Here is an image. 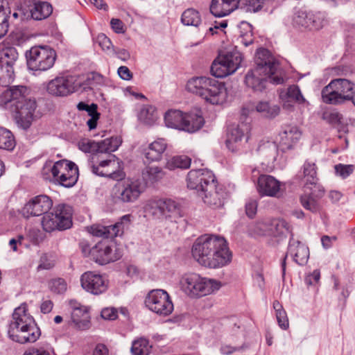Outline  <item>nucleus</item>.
Returning <instances> with one entry per match:
<instances>
[{
  "instance_id": "1",
  "label": "nucleus",
  "mask_w": 355,
  "mask_h": 355,
  "mask_svg": "<svg viewBox=\"0 0 355 355\" xmlns=\"http://www.w3.org/2000/svg\"><path fill=\"white\" fill-rule=\"evenodd\" d=\"M191 253L202 266L216 269L228 265L232 259L226 239L216 234H204L193 243Z\"/></svg>"
},
{
  "instance_id": "2",
  "label": "nucleus",
  "mask_w": 355,
  "mask_h": 355,
  "mask_svg": "<svg viewBox=\"0 0 355 355\" xmlns=\"http://www.w3.org/2000/svg\"><path fill=\"white\" fill-rule=\"evenodd\" d=\"M256 67L249 71L245 77V83L254 92H262L268 82L274 85L284 83L283 73L279 63L271 55L270 51L261 48L255 55Z\"/></svg>"
},
{
  "instance_id": "3",
  "label": "nucleus",
  "mask_w": 355,
  "mask_h": 355,
  "mask_svg": "<svg viewBox=\"0 0 355 355\" xmlns=\"http://www.w3.org/2000/svg\"><path fill=\"white\" fill-rule=\"evenodd\" d=\"M186 89L212 105L222 104L227 98L225 85L208 76H195L190 78L187 83Z\"/></svg>"
},
{
  "instance_id": "4",
  "label": "nucleus",
  "mask_w": 355,
  "mask_h": 355,
  "mask_svg": "<svg viewBox=\"0 0 355 355\" xmlns=\"http://www.w3.org/2000/svg\"><path fill=\"white\" fill-rule=\"evenodd\" d=\"M324 103L340 105L352 102L355 106V83L345 78L332 80L321 92Z\"/></svg>"
},
{
  "instance_id": "5",
  "label": "nucleus",
  "mask_w": 355,
  "mask_h": 355,
  "mask_svg": "<svg viewBox=\"0 0 355 355\" xmlns=\"http://www.w3.org/2000/svg\"><path fill=\"white\" fill-rule=\"evenodd\" d=\"M182 291L191 297H201L218 291L221 284L215 279L202 277L196 273L184 275L180 280Z\"/></svg>"
},
{
  "instance_id": "6",
  "label": "nucleus",
  "mask_w": 355,
  "mask_h": 355,
  "mask_svg": "<svg viewBox=\"0 0 355 355\" xmlns=\"http://www.w3.org/2000/svg\"><path fill=\"white\" fill-rule=\"evenodd\" d=\"M88 166L94 174L98 176L115 180H122L125 176L119 159L112 154L107 155L105 159L101 155H92L88 160Z\"/></svg>"
},
{
  "instance_id": "7",
  "label": "nucleus",
  "mask_w": 355,
  "mask_h": 355,
  "mask_svg": "<svg viewBox=\"0 0 355 355\" xmlns=\"http://www.w3.org/2000/svg\"><path fill=\"white\" fill-rule=\"evenodd\" d=\"M82 252L86 257H89L96 263L105 265L119 260L122 257V252L116 245L107 241L98 242L92 248L87 243H81Z\"/></svg>"
},
{
  "instance_id": "8",
  "label": "nucleus",
  "mask_w": 355,
  "mask_h": 355,
  "mask_svg": "<svg viewBox=\"0 0 355 355\" xmlns=\"http://www.w3.org/2000/svg\"><path fill=\"white\" fill-rule=\"evenodd\" d=\"M28 69L34 71H45L55 64V51L47 46H33L26 54Z\"/></svg>"
},
{
  "instance_id": "9",
  "label": "nucleus",
  "mask_w": 355,
  "mask_h": 355,
  "mask_svg": "<svg viewBox=\"0 0 355 355\" xmlns=\"http://www.w3.org/2000/svg\"><path fill=\"white\" fill-rule=\"evenodd\" d=\"M88 84L79 76H58L50 80L46 87L47 92L55 96H67L80 90H87Z\"/></svg>"
},
{
  "instance_id": "10",
  "label": "nucleus",
  "mask_w": 355,
  "mask_h": 355,
  "mask_svg": "<svg viewBox=\"0 0 355 355\" xmlns=\"http://www.w3.org/2000/svg\"><path fill=\"white\" fill-rule=\"evenodd\" d=\"M71 207L66 205H58L53 211L46 212L42 217V225L45 232L63 230L71 227Z\"/></svg>"
},
{
  "instance_id": "11",
  "label": "nucleus",
  "mask_w": 355,
  "mask_h": 355,
  "mask_svg": "<svg viewBox=\"0 0 355 355\" xmlns=\"http://www.w3.org/2000/svg\"><path fill=\"white\" fill-rule=\"evenodd\" d=\"M145 188L139 179H125L116 184L112 190V198L115 202L133 203L139 198Z\"/></svg>"
},
{
  "instance_id": "12",
  "label": "nucleus",
  "mask_w": 355,
  "mask_h": 355,
  "mask_svg": "<svg viewBox=\"0 0 355 355\" xmlns=\"http://www.w3.org/2000/svg\"><path fill=\"white\" fill-rule=\"evenodd\" d=\"M242 60L241 53L236 50L219 54L211 66V75L217 78H224L232 74L241 66Z\"/></svg>"
},
{
  "instance_id": "13",
  "label": "nucleus",
  "mask_w": 355,
  "mask_h": 355,
  "mask_svg": "<svg viewBox=\"0 0 355 355\" xmlns=\"http://www.w3.org/2000/svg\"><path fill=\"white\" fill-rule=\"evenodd\" d=\"M53 181L67 188L73 187L78 179V168L73 162L59 160L50 168Z\"/></svg>"
},
{
  "instance_id": "14",
  "label": "nucleus",
  "mask_w": 355,
  "mask_h": 355,
  "mask_svg": "<svg viewBox=\"0 0 355 355\" xmlns=\"http://www.w3.org/2000/svg\"><path fill=\"white\" fill-rule=\"evenodd\" d=\"M144 303L150 311L159 316L169 315L174 309L169 294L163 289L150 291L147 294Z\"/></svg>"
},
{
  "instance_id": "15",
  "label": "nucleus",
  "mask_w": 355,
  "mask_h": 355,
  "mask_svg": "<svg viewBox=\"0 0 355 355\" xmlns=\"http://www.w3.org/2000/svg\"><path fill=\"white\" fill-rule=\"evenodd\" d=\"M187 187L190 189L196 190L198 195L215 189L216 178L214 173L207 169H192L187 175Z\"/></svg>"
},
{
  "instance_id": "16",
  "label": "nucleus",
  "mask_w": 355,
  "mask_h": 355,
  "mask_svg": "<svg viewBox=\"0 0 355 355\" xmlns=\"http://www.w3.org/2000/svg\"><path fill=\"white\" fill-rule=\"evenodd\" d=\"M146 213L156 219H163L171 217L178 213L179 205L175 200L169 198H154L149 200L144 206Z\"/></svg>"
},
{
  "instance_id": "17",
  "label": "nucleus",
  "mask_w": 355,
  "mask_h": 355,
  "mask_svg": "<svg viewBox=\"0 0 355 355\" xmlns=\"http://www.w3.org/2000/svg\"><path fill=\"white\" fill-rule=\"evenodd\" d=\"M8 335L12 341L20 344L33 343L39 339L41 331L38 327L27 328L24 325L9 324Z\"/></svg>"
},
{
  "instance_id": "18",
  "label": "nucleus",
  "mask_w": 355,
  "mask_h": 355,
  "mask_svg": "<svg viewBox=\"0 0 355 355\" xmlns=\"http://www.w3.org/2000/svg\"><path fill=\"white\" fill-rule=\"evenodd\" d=\"M293 21L294 25L310 31H318L324 26V17L318 13L299 9L295 11Z\"/></svg>"
},
{
  "instance_id": "19",
  "label": "nucleus",
  "mask_w": 355,
  "mask_h": 355,
  "mask_svg": "<svg viewBox=\"0 0 355 355\" xmlns=\"http://www.w3.org/2000/svg\"><path fill=\"white\" fill-rule=\"evenodd\" d=\"M257 189L260 196L272 198L281 197L285 190L284 184L270 175H261Z\"/></svg>"
},
{
  "instance_id": "20",
  "label": "nucleus",
  "mask_w": 355,
  "mask_h": 355,
  "mask_svg": "<svg viewBox=\"0 0 355 355\" xmlns=\"http://www.w3.org/2000/svg\"><path fill=\"white\" fill-rule=\"evenodd\" d=\"M291 256L293 260L300 266H304L308 261L309 257V248L299 241L294 239L293 235H291L287 252L282 263V274L285 275L286 259Z\"/></svg>"
},
{
  "instance_id": "21",
  "label": "nucleus",
  "mask_w": 355,
  "mask_h": 355,
  "mask_svg": "<svg viewBox=\"0 0 355 355\" xmlns=\"http://www.w3.org/2000/svg\"><path fill=\"white\" fill-rule=\"evenodd\" d=\"M36 107V101L34 99L26 98L11 110L16 113L17 123L20 128L24 130L30 128Z\"/></svg>"
},
{
  "instance_id": "22",
  "label": "nucleus",
  "mask_w": 355,
  "mask_h": 355,
  "mask_svg": "<svg viewBox=\"0 0 355 355\" xmlns=\"http://www.w3.org/2000/svg\"><path fill=\"white\" fill-rule=\"evenodd\" d=\"M52 206L53 201L49 196L40 195L32 198L24 205L21 214L26 218L44 215Z\"/></svg>"
},
{
  "instance_id": "23",
  "label": "nucleus",
  "mask_w": 355,
  "mask_h": 355,
  "mask_svg": "<svg viewBox=\"0 0 355 355\" xmlns=\"http://www.w3.org/2000/svg\"><path fill=\"white\" fill-rule=\"evenodd\" d=\"M80 282L83 289L94 295L105 292L108 287V280L105 277L91 271L82 275Z\"/></svg>"
},
{
  "instance_id": "24",
  "label": "nucleus",
  "mask_w": 355,
  "mask_h": 355,
  "mask_svg": "<svg viewBox=\"0 0 355 355\" xmlns=\"http://www.w3.org/2000/svg\"><path fill=\"white\" fill-rule=\"evenodd\" d=\"M301 136L302 132L297 125H284L277 138L279 149L283 152L293 149L300 141Z\"/></svg>"
},
{
  "instance_id": "25",
  "label": "nucleus",
  "mask_w": 355,
  "mask_h": 355,
  "mask_svg": "<svg viewBox=\"0 0 355 355\" xmlns=\"http://www.w3.org/2000/svg\"><path fill=\"white\" fill-rule=\"evenodd\" d=\"M27 88L22 85L11 87L0 95V107L12 110L26 98Z\"/></svg>"
},
{
  "instance_id": "26",
  "label": "nucleus",
  "mask_w": 355,
  "mask_h": 355,
  "mask_svg": "<svg viewBox=\"0 0 355 355\" xmlns=\"http://www.w3.org/2000/svg\"><path fill=\"white\" fill-rule=\"evenodd\" d=\"M71 320L75 327L80 330H86L90 327V316L87 306L81 305L76 300H70Z\"/></svg>"
},
{
  "instance_id": "27",
  "label": "nucleus",
  "mask_w": 355,
  "mask_h": 355,
  "mask_svg": "<svg viewBox=\"0 0 355 355\" xmlns=\"http://www.w3.org/2000/svg\"><path fill=\"white\" fill-rule=\"evenodd\" d=\"M247 131L248 127L246 125H233L231 127H230L228 129L226 139L227 147L232 152L237 150L239 146H241L242 139L245 136V132Z\"/></svg>"
},
{
  "instance_id": "28",
  "label": "nucleus",
  "mask_w": 355,
  "mask_h": 355,
  "mask_svg": "<svg viewBox=\"0 0 355 355\" xmlns=\"http://www.w3.org/2000/svg\"><path fill=\"white\" fill-rule=\"evenodd\" d=\"M239 0H212L210 12L215 17L228 15L238 8Z\"/></svg>"
},
{
  "instance_id": "29",
  "label": "nucleus",
  "mask_w": 355,
  "mask_h": 355,
  "mask_svg": "<svg viewBox=\"0 0 355 355\" xmlns=\"http://www.w3.org/2000/svg\"><path fill=\"white\" fill-rule=\"evenodd\" d=\"M9 324L24 325L26 327H38L32 315L28 313L25 304H21L14 310Z\"/></svg>"
},
{
  "instance_id": "30",
  "label": "nucleus",
  "mask_w": 355,
  "mask_h": 355,
  "mask_svg": "<svg viewBox=\"0 0 355 355\" xmlns=\"http://www.w3.org/2000/svg\"><path fill=\"white\" fill-rule=\"evenodd\" d=\"M200 196L205 204L215 209L223 205L225 193L223 189L218 188L216 184L215 189H209Z\"/></svg>"
},
{
  "instance_id": "31",
  "label": "nucleus",
  "mask_w": 355,
  "mask_h": 355,
  "mask_svg": "<svg viewBox=\"0 0 355 355\" xmlns=\"http://www.w3.org/2000/svg\"><path fill=\"white\" fill-rule=\"evenodd\" d=\"M186 113L178 110H171L164 115V122L168 128L180 130H189L191 128L184 126Z\"/></svg>"
},
{
  "instance_id": "32",
  "label": "nucleus",
  "mask_w": 355,
  "mask_h": 355,
  "mask_svg": "<svg viewBox=\"0 0 355 355\" xmlns=\"http://www.w3.org/2000/svg\"><path fill=\"white\" fill-rule=\"evenodd\" d=\"M166 147V141L164 139H158L150 144L148 147L145 149V157L150 162L159 161L161 159Z\"/></svg>"
},
{
  "instance_id": "33",
  "label": "nucleus",
  "mask_w": 355,
  "mask_h": 355,
  "mask_svg": "<svg viewBox=\"0 0 355 355\" xmlns=\"http://www.w3.org/2000/svg\"><path fill=\"white\" fill-rule=\"evenodd\" d=\"M18 59V52L12 45L2 44L0 45V64L6 67H14Z\"/></svg>"
},
{
  "instance_id": "34",
  "label": "nucleus",
  "mask_w": 355,
  "mask_h": 355,
  "mask_svg": "<svg viewBox=\"0 0 355 355\" xmlns=\"http://www.w3.org/2000/svg\"><path fill=\"white\" fill-rule=\"evenodd\" d=\"M270 226L268 234V236H270L281 239L286 236L288 233L293 234L290 225L284 219H272Z\"/></svg>"
},
{
  "instance_id": "35",
  "label": "nucleus",
  "mask_w": 355,
  "mask_h": 355,
  "mask_svg": "<svg viewBox=\"0 0 355 355\" xmlns=\"http://www.w3.org/2000/svg\"><path fill=\"white\" fill-rule=\"evenodd\" d=\"M31 17L35 20H42L47 18L53 12L51 3L46 1H36L30 10Z\"/></svg>"
},
{
  "instance_id": "36",
  "label": "nucleus",
  "mask_w": 355,
  "mask_h": 355,
  "mask_svg": "<svg viewBox=\"0 0 355 355\" xmlns=\"http://www.w3.org/2000/svg\"><path fill=\"white\" fill-rule=\"evenodd\" d=\"M184 126L191 128V129L183 130L189 132H194L200 130L204 124V119L200 112H191L186 113Z\"/></svg>"
},
{
  "instance_id": "37",
  "label": "nucleus",
  "mask_w": 355,
  "mask_h": 355,
  "mask_svg": "<svg viewBox=\"0 0 355 355\" xmlns=\"http://www.w3.org/2000/svg\"><path fill=\"white\" fill-rule=\"evenodd\" d=\"M239 35L236 39L238 44L248 46L253 43L252 26L246 21H242L239 26Z\"/></svg>"
},
{
  "instance_id": "38",
  "label": "nucleus",
  "mask_w": 355,
  "mask_h": 355,
  "mask_svg": "<svg viewBox=\"0 0 355 355\" xmlns=\"http://www.w3.org/2000/svg\"><path fill=\"white\" fill-rule=\"evenodd\" d=\"M122 140L119 137H112L98 142L99 146L98 154L102 156L103 153L110 154L114 152L121 146Z\"/></svg>"
},
{
  "instance_id": "39",
  "label": "nucleus",
  "mask_w": 355,
  "mask_h": 355,
  "mask_svg": "<svg viewBox=\"0 0 355 355\" xmlns=\"http://www.w3.org/2000/svg\"><path fill=\"white\" fill-rule=\"evenodd\" d=\"M16 146V141L12 132L0 126V149L12 151Z\"/></svg>"
},
{
  "instance_id": "40",
  "label": "nucleus",
  "mask_w": 355,
  "mask_h": 355,
  "mask_svg": "<svg viewBox=\"0 0 355 355\" xmlns=\"http://www.w3.org/2000/svg\"><path fill=\"white\" fill-rule=\"evenodd\" d=\"M201 21L200 12L193 8L185 10L181 16V21L185 26L197 27L200 24Z\"/></svg>"
},
{
  "instance_id": "41",
  "label": "nucleus",
  "mask_w": 355,
  "mask_h": 355,
  "mask_svg": "<svg viewBox=\"0 0 355 355\" xmlns=\"http://www.w3.org/2000/svg\"><path fill=\"white\" fill-rule=\"evenodd\" d=\"M279 148L278 144L268 141L260 144L258 150L261 155L265 156L268 160L274 161L277 158Z\"/></svg>"
},
{
  "instance_id": "42",
  "label": "nucleus",
  "mask_w": 355,
  "mask_h": 355,
  "mask_svg": "<svg viewBox=\"0 0 355 355\" xmlns=\"http://www.w3.org/2000/svg\"><path fill=\"white\" fill-rule=\"evenodd\" d=\"M271 220H263L255 222L249 226V233L254 236H268Z\"/></svg>"
},
{
  "instance_id": "43",
  "label": "nucleus",
  "mask_w": 355,
  "mask_h": 355,
  "mask_svg": "<svg viewBox=\"0 0 355 355\" xmlns=\"http://www.w3.org/2000/svg\"><path fill=\"white\" fill-rule=\"evenodd\" d=\"M191 163V158L186 155L174 156L167 161L166 168L169 170H175L176 168L187 169L190 167Z\"/></svg>"
},
{
  "instance_id": "44",
  "label": "nucleus",
  "mask_w": 355,
  "mask_h": 355,
  "mask_svg": "<svg viewBox=\"0 0 355 355\" xmlns=\"http://www.w3.org/2000/svg\"><path fill=\"white\" fill-rule=\"evenodd\" d=\"M138 118L144 123L151 125L157 119L156 109L151 105H144L139 112Z\"/></svg>"
},
{
  "instance_id": "45",
  "label": "nucleus",
  "mask_w": 355,
  "mask_h": 355,
  "mask_svg": "<svg viewBox=\"0 0 355 355\" xmlns=\"http://www.w3.org/2000/svg\"><path fill=\"white\" fill-rule=\"evenodd\" d=\"M258 112L261 113L268 118H275L280 112V107L277 105H271L267 101H260L256 106Z\"/></svg>"
},
{
  "instance_id": "46",
  "label": "nucleus",
  "mask_w": 355,
  "mask_h": 355,
  "mask_svg": "<svg viewBox=\"0 0 355 355\" xmlns=\"http://www.w3.org/2000/svg\"><path fill=\"white\" fill-rule=\"evenodd\" d=\"M300 202L304 209L313 213L319 212L322 209L320 202L310 193L302 195L300 197Z\"/></svg>"
},
{
  "instance_id": "47",
  "label": "nucleus",
  "mask_w": 355,
  "mask_h": 355,
  "mask_svg": "<svg viewBox=\"0 0 355 355\" xmlns=\"http://www.w3.org/2000/svg\"><path fill=\"white\" fill-rule=\"evenodd\" d=\"M150 348L148 340L141 338L132 342L131 352L132 355H148Z\"/></svg>"
},
{
  "instance_id": "48",
  "label": "nucleus",
  "mask_w": 355,
  "mask_h": 355,
  "mask_svg": "<svg viewBox=\"0 0 355 355\" xmlns=\"http://www.w3.org/2000/svg\"><path fill=\"white\" fill-rule=\"evenodd\" d=\"M273 308L275 311L276 318L279 326L282 329H287L289 326L288 319L285 310L283 309L282 305L277 300L273 302Z\"/></svg>"
},
{
  "instance_id": "49",
  "label": "nucleus",
  "mask_w": 355,
  "mask_h": 355,
  "mask_svg": "<svg viewBox=\"0 0 355 355\" xmlns=\"http://www.w3.org/2000/svg\"><path fill=\"white\" fill-rule=\"evenodd\" d=\"M112 228V225L108 226L98 224L94 225L90 227L89 232L95 236H102L104 238L116 237L113 234L115 232Z\"/></svg>"
},
{
  "instance_id": "50",
  "label": "nucleus",
  "mask_w": 355,
  "mask_h": 355,
  "mask_svg": "<svg viewBox=\"0 0 355 355\" xmlns=\"http://www.w3.org/2000/svg\"><path fill=\"white\" fill-rule=\"evenodd\" d=\"M304 178L306 184H315L317 180L316 166L314 163L306 162L303 166Z\"/></svg>"
},
{
  "instance_id": "51",
  "label": "nucleus",
  "mask_w": 355,
  "mask_h": 355,
  "mask_svg": "<svg viewBox=\"0 0 355 355\" xmlns=\"http://www.w3.org/2000/svg\"><path fill=\"white\" fill-rule=\"evenodd\" d=\"M15 78L14 67H6L0 64V86L6 87L9 85Z\"/></svg>"
},
{
  "instance_id": "52",
  "label": "nucleus",
  "mask_w": 355,
  "mask_h": 355,
  "mask_svg": "<svg viewBox=\"0 0 355 355\" xmlns=\"http://www.w3.org/2000/svg\"><path fill=\"white\" fill-rule=\"evenodd\" d=\"M143 175L146 177L149 181L153 182L162 179L165 175V173L158 166H150L146 167Z\"/></svg>"
},
{
  "instance_id": "53",
  "label": "nucleus",
  "mask_w": 355,
  "mask_h": 355,
  "mask_svg": "<svg viewBox=\"0 0 355 355\" xmlns=\"http://www.w3.org/2000/svg\"><path fill=\"white\" fill-rule=\"evenodd\" d=\"M265 0H239V4L246 12H257L259 10Z\"/></svg>"
},
{
  "instance_id": "54",
  "label": "nucleus",
  "mask_w": 355,
  "mask_h": 355,
  "mask_svg": "<svg viewBox=\"0 0 355 355\" xmlns=\"http://www.w3.org/2000/svg\"><path fill=\"white\" fill-rule=\"evenodd\" d=\"M78 146L80 150L85 153H92V155H99V146L98 142L95 141L84 139L79 142Z\"/></svg>"
},
{
  "instance_id": "55",
  "label": "nucleus",
  "mask_w": 355,
  "mask_h": 355,
  "mask_svg": "<svg viewBox=\"0 0 355 355\" xmlns=\"http://www.w3.org/2000/svg\"><path fill=\"white\" fill-rule=\"evenodd\" d=\"M97 105L95 103H92L89 109L86 110L88 115L90 116L89 119L87 120V124L89 128V130L94 129L96 127L97 121L99 119L100 114L97 111Z\"/></svg>"
},
{
  "instance_id": "56",
  "label": "nucleus",
  "mask_w": 355,
  "mask_h": 355,
  "mask_svg": "<svg viewBox=\"0 0 355 355\" xmlns=\"http://www.w3.org/2000/svg\"><path fill=\"white\" fill-rule=\"evenodd\" d=\"M132 216L130 214H126L122 216L120 220L116 223L114 225H112V230H114V235L115 236H121L123 233V230L125 227L129 225L131 222Z\"/></svg>"
},
{
  "instance_id": "57",
  "label": "nucleus",
  "mask_w": 355,
  "mask_h": 355,
  "mask_svg": "<svg viewBox=\"0 0 355 355\" xmlns=\"http://www.w3.org/2000/svg\"><path fill=\"white\" fill-rule=\"evenodd\" d=\"M335 173L343 179L348 178L355 169L353 164H338L334 166Z\"/></svg>"
},
{
  "instance_id": "58",
  "label": "nucleus",
  "mask_w": 355,
  "mask_h": 355,
  "mask_svg": "<svg viewBox=\"0 0 355 355\" xmlns=\"http://www.w3.org/2000/svg\"><path fill=\"white\" fill-rule=\"evenodd\" d=\"M96 42L103 51L110 53L113 52L112 44L111 40L103 33L99 34L96 38Z\"/></svg>"
},
{
  "instance_id": "59",
  "label": "nucleus",
  "mask_w": 355,
  "mask_h": 355,
  "mask_svg": "<svg viewBox=\"0 0 355 355\" xmlns=\"http://www.w3.org/2000/svg\"><path fill=\"white\" fill-rule=\"evenodd\" d=\"M8 15L2 6H0V38L8 31Z\"/></svg>"
},
{
  "instance_id": "60",
  "label": "nucleus",
  "mask_w": 355,
  "mask_h": 355,
  "mask_svg": "<svg viewBox=\"0 0 355 355\" xmlns=\"http://www.w3.org/2000/svg\"><path fill=\"white\" fill-rule=\"evenodd\" d=\"M50 288L55 293H63L67 288V282L62 278L53 279L50 282Z\"/></svg>"
},
{
  "instance_id": "61",
  "label": "nucleus",
  "mask_w": 355,
  "mask_h": 355,
  "mask_svg": "<svg viewBox=\"0 0 355 355\" xmlns=\"http://www.w3.org/2000/svg\"><path fill=\"white\" fill-rule=\"evenodd\" d=\"M287 96L289 98L299 103L305 101L300 88L297 85H291L287 89Z\"/></svg>"
},
{
  "instance_id": "62",
  "label": "nucleus",
  "mask_w": 355,
  "mask_h": 355,
  "mask_svg": "<svg viewBox=\"0 0 355 355\" xmlns=\"http://www.w3.org/2000/svg\"><path fill=\"white\" fill-rule=\"evenodd\" d=\"M117 315V310L113 307L105 308L101 311V317L105 320H115Z\"/></svg>"
},
{
  "instance_id": "63",
  "label": "nucleus",
  "mask_w": 355,
  "mask_h": 355,
  "mask_svg": "<svg viewBox=\"0 0 355 355\" xmlns=\"http://www.w3.org/2000/svg\"><path fill=\"white\" fill-rule=\"evenodd\" d=\"M258 203L254 200H249L245 205V212L248 217L253 218L257 210Z\"/></svg>"
},
{
  "instance_id": "64",
  "label": "nucleus",
  "mask_w": 355,
  "mask_h": 355,
  "mask_svg": "<svg viewBox=\"0 0 355 355\" xmlns=\"http://www.w3.org/2000/svg\"><path fill=\"white\" fill-rule=\"evenodd\" d=\"M23 355H51V354L43 347H32L26 350Z\"/></svg>"
}]
</instances>
